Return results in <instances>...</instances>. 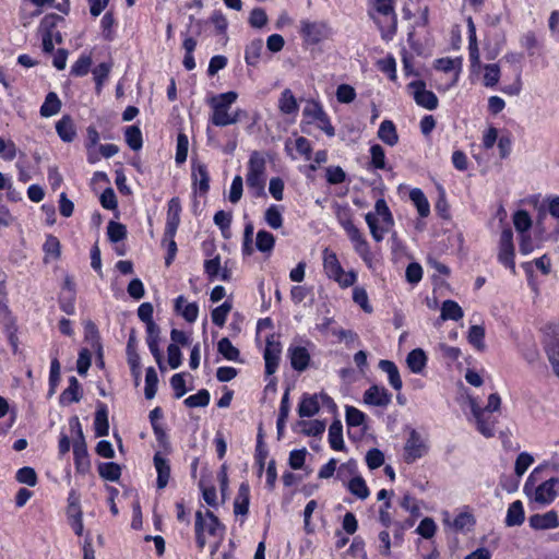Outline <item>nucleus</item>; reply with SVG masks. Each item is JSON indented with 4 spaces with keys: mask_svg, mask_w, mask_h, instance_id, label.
I'll use <instances>...</instances> for the list:
<instances>
[{
    "mask_svg": "<svg viewBox=\"0 0 559 559\" xmlns=\"http://www.w3.org/2000/svg\"><path fill=\"white\" fill-rule=\"evenodd\" d=\"M61 102L55 92H49L40 107V115L43 117H51L60 111Z\"/></svg>",
    "mask_w": 559,
    "mask_h": 559,
    "instance_id": "obj_33",
    "label": "nucleus"
},
{
    "mask_svg": "<svg viewBox=\"0 0 559 559\" xmlns=\"http://www.w3.org/2000/svg\"><path fill=\"white\" fill-rule=\"evenodd\" d=\"M158 377L153 367L146 369L144 394L147 400H152L157 392Z\"/></svg>",
    "mask_w": 559,
    "mask_h": 559,
    "instance_id": "obj_43",
    "label": "nucleus"
},
{
    "mask_svg": "<svg viewBox=\"0 0 559 559\" xmlns=\"http://www.w3.org/2000/svg\"><path fill=\"white\" fill-rule=\"evenodd\" d=\"M94 427L98 437L107 436L109 432L108 415L104 405L95 414Z\"/></svg>",
    "mask_w": 559,
    "mask_h": 559,
    "instance_id": "obj_38",
    "label": "nucleus"
},
{
    "mask_svg": "<svg viewBox=\"0 0 559 559\" xmlns=\"http://www.w3.org/2000/svg\"><path fill=\"white\" fill-rule=\"evenodd\" d=\"M56 131L64 142H72L76 135L74 123L70 116H63L56 123Z\"/></svg>",
    "mask_w": 559,
    "mask_h": 559,
    "instance_id": "obj_25",
    "label": "nucleus"
},
{
    "mask_svg": "<svg viewBox=\"0 0 559 559\" xmlns=\"http://www.w3.org/2000/svg\"><path fill=\"white\" fill-rule=\"evenodd\" d=\"M428 452V445L426 440L417 432L412 429L409 437L404 445V460L406 463H414L416 460L423 457Z\"/></svg>",
    "mask_w": 559,
    "mask_h": 559,
    "instance_id": "obj_8",
    "label": "nucleus"
},
{
    "mask_svg": "<svg viewBox=\"0 0 559 559\" xmlns=\"http://www.w3.org/2000/svg\"><path fill=\"white\" fill-rule=\"evenodd\" d=\"M323 269L328 277L337 282L341 287L353 286L356 282V274L354 272L346 273L336 253L329 248L323 250Z\"/></svg>",
    "mask_w": 559,
    "mask_h": 559,
    "instance_id": "obj_4",
    "label": "nucleus"
},
{
    "mask_svg": "<svg viewBox=\"0 0 559 559\" xmlns=\"http://www.w3.org/2000/svg\"><path fill=\"white\" fill-rule=\"evenodd\" d=\"M525 513L523 509V503L520 500H516L512 502L507 511L506 516V525L511 526H518L521 525L524 522Z\"/></svg>",
    "mask_w": 559,
    "mask_h": 559,
    "instance_id": "obj_24",
    "label": "nucleus"
},
{
    "mask_svg": "<svg viewBox=\"0 0 559 559\" xmlns=\"http://www.w3.org/2000/svg\"><path fill=\"white\" fill-rule=\"evenodd\" d=\"M514 257L513 233L510 228H507L500 235L498 260L506 267H509L513 274L515 273Z\"/></svg>",
    "mask_w": 559,
    "mask_h": 559,
    "instance_id": "obj_7",
    "label": "nucleus"
},
{
    "mask_svg": "<svg viewBox=\"0 0 559 559\" xmlns=\"http://www.w3.org/2000/svg\"><path fill=\"white\" fill-rule=\"evenodd\" d=\"M192 178L199 191L205 194L210 189V176L206 166L202 163H193Z\"/></svg>",
    "mask_w": 559,
    "mask_h": 559,
    "instance_id": "obj_19",
    "label": "nucleus"
},
{
    "mask_svg": "<svg viewBox=\"0 0 559 559\" xmlns=\"http://www.w3.org/2000/svg\"><path fill=\"white\" fill-rule=\"evenodd\" d=\"M347 488L352 495L356 496L360 500H365L369 497V488L366 485L365 479L361 476L353 477L348 484Z\"/></svg>",
    "mask_w": 559,
    "mask_h": 559,
    "instance_id": "obj_37",
    "label": "nucleus"
},
{
    "mask_svg": "<svg viewBox=\"0 0 559 559\" xmlns=\"http://www.w3.org/2000/svg\"><path fill=\"white\" fill-rule=\"evenodd\" d=\"M265 222L273 229H278L283 225L282 212L277 205H271L264 215Z\"/></svg>",
    "mask_w": 559,
    "mask_h": 559,
    "instance_id": "obj_50",
    "label": "nucleus"
},
{
    "mask_svg": "<svg viewBox=\"0 0 559 559\" xmlns=\"http://www.w3.org/2000/svg\"><path fill=\"white\" fill-rule=\"evenodd\" d=\"M62 403H76L81 400V385L75 377L69 379V386L62 392Z\"/></svg>",
    "mask_w": 559,
    "mask_h": 559,
    "instance_id": "obj_35",
    "label": "nucleus"
},
{
    "mask_svg": "<svg viewBox=\"0 0 559 559\" xmlns=\"http://www.w3.org/2000/svg\"><path fill=\"white\" fill-rule=\"evenodd\" d=\"M379 139L390 145L394 146L399 142V134L396 132V128L391 120H383L378 130Z\"/></svg>",
    "mask_w": 559,
    "mask_h": 559,
    "instance_id": "obj_23",
    "label": "nucleus"
},
{
    "mask_svg": "<svg viewBox=\"0 0 559 559\" xmlns=\"http://www.w3.org/2000/svg\"><path fill=\"white\" fill-rule=\"evenodd\" d=\"M210 403V393L207 390L202 389L197 394L190 395L185 400L186 406L190 408L205 407Z\"/></svg>",
    "mask_w": 559,
    "mask_h": 559,
    "instance_id": "obj_46",
    "label": "nucleus"
},
{
    "mask_svg": "<svg viewBox=\"0 0 559 559\" xmlns=\"http://www.w3.org/2000/svg\"><path fill=\"white\" fill-rule=\"evenodd\" d=\"M320 409L318 395L304 394L298 405V415L300 417H312Z\"/></svg>",
    "mask_w": 559,
    "mask_h": 559,
    "instance_id": "obj_22",
    "label": "nucleus"
},
{
    "mask_svg": "<svg viewBox=\"0 0 559 559\" xmlns=\"http://www.w3.org/2000/svg\"><path fill=\"white\" fill-rule=\"evenodd\" d=\"M528 524L536 531L552 530L559 527V516L555 510L543 514L536 513L528 518Z\"/></svg>",
    "mask_w": 559,
    "mask_h": 559,
    "instance_id": "obj_14",
    "label": "nucleus"
},
{
    "mask_svg": "<svg viewBox=\"0 0 559 559\" xmlns=\"http://www.w3.org/2000/svg\"><path fill=\"white\" fill-rule=\"evenodd\" d=\"M189 150V140L185 133H179L177 136V147H176V163L182 164L187 160Z\"/></svg>",
    "mask_w": 559,
    "mask_h": 559,
    "instance_id": "obj_49",
    "label": "nucleus"
},
{
    "mask_svg": "<svg viewBox=\"0 0 559 559\" xmlns=\"http://www.w3.org/2000/svg\"><path fill=\"white\" fill-rule=\"evenodd\" d=\"M46 255L51 257L53 260L60 257V241L57 237L49 235L43 246Z\"/></svg>",
    "mask_w": 559,
    "mask_h": 559,
    "instance_id": "obj_62",
    "label": "nucleus"
},
{
    "mask_svg": "<svg viewBox=\"0 0 559 559\" xmlns=\"http://www.w3.org/2000/svg\"><path fill=\"white\" fill-rule=\"evenodd\" d=\"M464 312L461 306L454 300H445L441 306V319L459 321L463 318Z\"/></svg>",
    "mask_w": 559,
    "mask_h": 559,
    "instance_id": "obj_29",
    "label": "nucleus"
},
{
    "mask_svg": "<svg viewBox=\"0 0 559 559\" xmlns=\"http://www.w3.org/2000/svg\"><path fill=\"white\" fill-rule=\"evenodd\" d=\"M409 199L416 206L421 217H427L430 213V205L424 192L419 188H414L409 192Z\"/></svg>",
    "mask_w": 559,
    "mask_h": 559,
    "instance_id": "obj_31",
    "label": "nucleus"
},
{
    "mask_svg": "<svg viewBox=\"0 0 559 559\" xmlns=\"http://www.w3.org/2000/svg\"><path fill=\"white\" fill-rule=\"evenodd\" d=\"M242 191H243V181H242L241 176L237 175L234 177V179L231 181L230 189H229V195H228L229 202H231L233 204H237L242 197Z\"/></svg>",
    "mask_w": 559,
    "mask_h": 559,
    "instance_id": "obj_56",
    "label": "nucleus"
},
{
    "mask_svg": "<svg viewBox=\"0 0 559 559\" xmlns=\"http://www.w3.org/2000/svg\"><path fill=\"white\" fill-rule=\"evenodd\" d=\"M238 94L234 91L222 93L209 99L212 109L210 121L216 127L235 124L245 114L241 109L230 112L231 105L237 100Z\"/></svg>",
    "mask_w": 559,
    "mask_h": 559,
    "instance_id": "obj_1",
    "label": "nucleus"
},
{
    "mask_svg": "<svg viewBox=\"0 0 559 559\" xmlns=\"http://www.w3.org/2000/svg\"><path fill=\"white\" fill-rule=\"evenodd\" d=\"M472 414L476 420L477 430L486 438L495 436L496 431V419L491 415L486 413L476 402L471 403Z\"/></svg>",
    "mask_w": 559,
    "mask_h": 559,
    "instance_id": "obj_12",
    "label": "nucleus"
},
{
    "mask_svg": "<svg viewBox=\"0 0 559 559\" xmlns=\"http://www.w3.org/2000/svg\"><path fill=\"white\" fill-rule=\"evenodd\" d=\"M126 142L133 151H139L143 145L142 132L139 127L130 126L124 132Z\"/></svg>",
    "mask_w": 559,
    "mask_h": 559,
    "instance_id": "obj_41",
    "label": "nucleus"
},
{
    "mask_svg": "<svg viewBox=\"0 0 559 559\" xmlns=\"http://www.w3.org/2000/svg\"><path fill=\"white\" fill-rule=\"evenodd\" d=\"M468 342L478 350L485 349V329L481 325H472L468 331Z\"/></svg>",
    "mask_w": 559,
    "mask_h": 559,
    "instance_id": "obj_45",
    "label": "nucleus"
},
{
    "mask_svg": "<svg viewBox=\"0 0 559 559\" xmlns=\"http://www.w3.org/2000/svg\"><path fill=\"white\" fill-rule=\"evenodd\" d=\"M379 368L388 374L389 383L391 386L394 390L400 391L402 389L403 382L396 365L391 360L382 359L379 361Z\"/></svg>",
    "mask_w": 559,
    "mask_h": 559,
    "instance_id": "obj_21",
    "label": "nucleus"
},
{
    "mask_svg": "<svg viewBox=\"0 0 559 559\" xmlns=\"http://www.w3.org/2000/svg\"><path fill=\"white\" fill-rule=\"evenodd\" d=\"M427 361V357L425 355V352L420 348L413 349L411 353H408L406 362L408 368L414 373H419L425 368Z\"/></svg>",
    "mask_w": 559,
    "mask_h": 559,
    "instance_id": "obj_34",
    "label": "nucleus"
},
{
    "mask_svg": "<svg viewBox=\"0 0 559 559\" xmlns=\"http://www.w3.org/2000/svg\"><path fill=\"white\" fill-rule=\"evenodd\" d=\"M356 98V91L348 84H341L336 90V99L342 104H349Z\"/></svg>",
    "mask_w": 559,
    "mask_h": 559,
    "instance_id": "obj_57",
    "label": "nucleus"
},
{
    "mask_svg": "<svg viewBox=\"0 0 559 559\" xmlns=\"http://www.w3.org/2000/svg\"><path fill=\"white\" fill-rule=\"evenodd\" d=\"M233 215L229 212L223 210L217 211L213 217L214 224L222 230V234L226 236V231H229Z\"/></svg>",
    "mask_w": 559,
    "mask_h": 559,
    "instance_id": "obj_55",
    "label": "nucleus"
},
{
    "mask_svg": "<svg viewBox=\"0 0 559 559\" xmlns=\"http://www.w3.org/2000/svg\"><path fill=\"white\" fill-rule=\"evenodd\" d=\"M92 66L91 56H81L72 66L71 74L75 76H84L88 73L90 68Z\"/></svg>",
    "mask_w": 559,
    "mask_h": 559,
    "instance_id": "obj_54",
    "label": "nucleus"
},
{
    "mask_svg": "<svg viewBox=\"0 0 559 559\" xmlns=\"http://www.w3.org/2000/svg\"><path fill=\"white\" fill-rule=\"evenodd\" d=\"M366 415L354 406H346V423L348 426L358 427L365 423Z\"/></svg>",
    "mask_w": 559,
    "mask_h": 559,
    "instance_id": "obj_58",
    "label": "nucleus"
},
{
    "mask_svg": "<svg viewBox=\"0 0 559 559\" xmlns=\"http://www.w3.org/2000/svg\"><path fill=\"white\" fill-rule=\"evenodd\" d=\"M281 355V344L273 341V336L266 340L264 349L265 373L271 376L276 372Z\"/></svg>",
    "mask_w": 559,
    "mask_h": 559,
    "instance_id": "obj_15",
    "label": "nucleus"
},
{
    "mask_svg": "<svg viewBox=\"0 0 559 559\" xmlns=\"http://www.w3.org/2000/svg\"><path fill=\"white\" fill-rule=\"evenodd\" d=\"M74 424H75V427L78 428V436H79L80 440L74 442L73 454H74V459H75L78 468H80L81 465H83V464L87 465V463H88L87 451H86L85 443L83 441V432L81 430L80 423H79L78 418H74Z\"/></svg>",
    "mask_w": 559,
    "mask_h": 559,
    "instance_id": "obj_26",
    "label": "nucleus"
},
{
    "mask_svg": "<svg viewBox=\"0 0 559 559\" xmlns=\"http://www.w3.org/2000/svg\"><path fill=\"white\" fill-rule=\"evenodd\" d=\"M233 309V304L228 300L224 301L221 306L216 307L212 310L211 317L212 321L217 326H224L226 323V319L228 313Z\"/></svg>",
    "mask_w": 559,
    "mask_h": 559,
    "instance_id": "obj_42",
    "label": "nucleus"
},
{
    "mask_svg": "<svg viewBox=\"0 0 559 559\" xmlns=\"http://www.w3.org/2000/svg\"><path fill=\"white\" fill-rule=\"evenodd\" d=\"M513 224L519 233L528 230L532 226L530 214L525 210H519L513 215Z\"/></svg>",
    "mask_w": 559,
    "mask_h": 559,
    "instance_id": "obj_51",
    "label": "nucleus"
},
{
    "mask_svg": "<svg viewBox=\"0 0 559 559\" xmlns=\"http://www.w3.org/2000/svg\"><path fill=\"white\" fill-rule=\"evenodd\" d=\"M341 224L347 233L350 241L354 243L355 251L361 257L364 261H370V248L360 230L350 219L342 221Z\"/></svg>",
    "mask_w": 559,
    "mask_h": 559,
    "instance_id": "obj_10",
    "label": "nucleus"
},
{
    "mask_svg": "<svg viewBox=\"0 0 559 559\" xmlns=\"http://www.w3.org/2000/svg\"><path fill=\"white\" fill-rule=\"evenodd\" d=\"M181 203L179 198H171L168 202L165 237H175L180 224Z\"/></svg>",
    "mask_w": 559,
    "mask_h": 559,
    "instance_id": "obj_13",
    "label": "nucleus"
},
{
    "mask_svg": "<svg viewBox=\"0 0 559 559\" xmlns=\"http://www.w3.org/2000/svg\"><path fill=\"white\" fill-rule=\"evenodd\" d=\"M107 235L111 242H119L127 237V228L121 223L110 221L107 226Z\"/></svg>",
    "mask_w": 559,
    "mask_h": 559,
    "instance_id": "obj_47",
    "label": "nucleus"
},
{
    "mask_svg": "<svg viewBox=\"0 0 559 559\" xmlns=\"http://www.w3.org/2000/svg\"><path fill=\"white\" fill-rule=\"evenodd\" d=\"M533 462H534V459L531 454H528L526 452L520 453L516 457L515 465H514L515 474L518 476L524 475Z\"/></svg>",
    "mask_w": 559,
    "mask_h": 559,
    "instance_id": "obj_61",
    "label": "nucleus"
},
{
    "mask_svg": "<svg viewBox=\"0 0 559 559\" xmlns=\"http://www.w3.org/2000/svg\"><path fill=\"white\" fill-rule=\"evenodd\" d=\"M250 502V487L247 483H241L234 501L235 514L247 515Z\"/></svg>",
    "mask_w": 559,
    "mask_h": 559,
    "instance_id": "obj_20",
    "label": "nucleus"
},
{
    "mask_svg": "<svg viewBox=\"0 0 559 559\" xmlns=\"http://www.w3.org/2000/svg\"><path fill=\"white\" fill-rule=\"evenodd\" d=\"M392 395L383 386L371 385L364 394L366 404L373 406H386L391 403Z\"/></svg>",
    "mask_w": 559,
    "mask_h": 559,
    "instance_id": "obj_17",
    "label": "nucleus"
},
{
    "mask_svg": "<svg viewBox=\"0 0 559 559\" xmlns=\"http://www.w3.org/2000/svg\"><path fill=\"white\" fill-rule=\"evenodd\" d=\"M154 466L157 472L156 485L158 489H163L168 485L170 478V465L167 459L160 455V453H155L154 455Z\"/></svg>",
    "mask_w": 559,
    "mask_h": 559,
    "instance_id": "obj_18",
    "label": "nucleus"
},
{
    "mask_svg": "<svg viewBox=\"0 0 559 559\" xmlns=\"http://www.w3.org/2000/svg\"><path fill=\"white\" fill-rule=\"evenodd\" d=\"M263 50V40L261 38H257L251 40L245 50V60L249 66H257L259 63L261 52Z\"/></svg>",
    "mask_w": 559,
    "mask_h": 559,
    "instance_id": "obj_28",
    "label": "nucleus"
},
{
    "mask_svg": "<svg viewBox=\"0 0 559 559\" xmlns=\"http://www.w3.org/2000/svg\"><path fill=\"white\" fill-rule=\"evenodd\" d=\"M195 538L199 548H204L206 544L205 533L210 536H222L224 526L219 523L218 519L213 512L197 511L195 513Z\"/></svg>",
    "mask_w": 559,
    "mask_h": 559,
    "instance_id": "obj_3",
    "label": "nucleus"
},
{
    "mask_svg": "<svg viewBox=\"0 0 559 559\" xmlns=\"http://www.w3.org/2000/svg\"><path fill=\"white\" fill-rule=\"evenodd\" d=\"M366 223L370 229L372 238L380 242L384 234L389 231L394 224L392 213L384 199H379L374 204V213L368 212L365 215Z\"/></svg>",
    "mask_w": 559,
    "mask_h": 559,
    "instance_id": "obj_2",
    "label": "nucleus"
},
{
    "mask_svg": "<svg viewBox=\"0 0 559 559\" xmlns=\"http://www.w3.org/2000/svg\"><path fill=\"white\" fill-rule=\"evenodd\" d=\"M278 108L283 114L292 115L298 111V104L289 88H285L278 99Z\"/></svg>",
    "mask_w": 559,
    "mask_h": 559,
    "instance_id": "obj_30",
    "label": "nucleus"
},
{
    "mask_svg": "<svg viewBox=\"0 0 559 559\" xmlns=\"http://www.w3.org/2000/svg\"><path fill=\"white\" fill-rule=\"evenodd\" d=\"M301 427V432L306 436L318 437L321 436L325 430L324 421L313 420H301L298 424Z\"/></svg>",
    "mask_w": 559,
    "mask_h": 559,
    "instance_id": "obj_40",
    "label": "nucleus"
},
{
    "mask_svg": "<svg viewBox=\"0 0 559 559\" xmlns=\"http://www.w3.org/2000/svg\"><path fill=\"white\" fill-rule=\"evenodd\" d=\"M15 478L20 484H25L31 487L37 484V474L33 467L25 466L20 468L16 472Z\"/></svg>",
    "mask_w": 559,
    "mask_h": 559,
    "instance_id": "obj_52",
    "label": "nucleus"
},
{
    "mask_svg": "<svg viewBox=\"0 0 559 559\" xmlns=\"http://www.w3.org/2000/svg\"><path fill=\"white\" fill-rule=\"evenodd\" d=\"M366 463L370 469L379 468L384 463V454L379 449H371L366 454Z\"/></svg>",
    "mask_w": 559,
    "mask_h": 559,
    "instance_id": "obj_63",
    "label": "nucleus"
},
{
    "mask_svg": "<svg viewBox=\"0 0 559 559\" xmlns=\"http://www.w3.org/2000/svg\"><path fill=\"white\" fill-rule=\"evenodd\" d=\"M217 350L225 359L239 361L240 352L233 345L228 337H223L218 341Z\"/></svg>",
    "mask_w": 559,
    "mask_h": 559,
    "instance_id": "obj_36",
    "label": "nucleus"
},
{
    "mask_svg": "<svg viewBox=\"0 0 559 559\" xmlns=\"http://www.w3.org/2000/svg\"><path fill=\"white\" fill-rule=\"evenodd\" d=\"M329 442L333 450H344L343 425L340 419L333 420L329 428Z\"/></svg>",
    "mask_w": 559,
    "mask_h": 559,
    "instance_id": "obj_27",
    "label": "nucleus"
},
{
    "mask_svg": "<svg viewBox=\"0 0 559 559\" xmlns=\"http://www.w3.org/2000/svg\"><path fill=\"white\" fill-rule=\"evenodd\" d=\"M559 478L551 477L538 485L532 496L533 501L540 506H548L558 497Z\"/></svg>",
    "mask_w": 559,
    "mask_h": 559,
    "instance_id": "obj_11",
    "label": "nucleus"
},
{
    "mask_svg": "<svg viewBox=\"0 0 559 559\" xmlns=\"http://www.w3.org/2000/svg\"><path fill=\"white\" fill-rule=\"evenodd\" d=\"M275 243L274 236L266 230H259L257 234L255 246L261 252H270L273 250Z\"/></svg>",
    "mask_w": 559,
    "mask_h": 559,
    "instance_id": "obj_44",
    "label": "nucleus"
},
{
    "mask_svg": "<svg viewBox=\"0 0 559 559\" xmlns=\"http://www.w3.org/2000/svg\"><path fill=\"white\" fill-rule=\"evenodd\" d=\"M289 409H290L289 389H287L282 397V401H281L278 418H277V423H276L278 439L282 437V435L284 432L286 420L289 415Z\"/></svg>",
    "mask_w": 559,
    "mask_h": 559,
    "instance_id": "obj_32",
    "label": "nucleus"
},
{
    "mask_svg": "<svg viewBox=\"0 0 559 559\" xmlns=\"http://www.w3.org/2000/svg\"><path fill=\"white\" fill-rule=\"evenodd\" d=\"M287 356L294 370L302 372L309 367L311 358L306 347L290 346L287 350Z\"/></svg>",
    "mask_w": 559,
    "mask_h": 559,
    "instance_id": "obj_16",
    "label": "nucleus"
},
{
    "mask_svg": "<svg viewBox=\"0 0 559 559\" xmlns=\"http://www.w3.org/2000/svg\"><path fill=\"white\" fill-rule=\"evenodd\" d=\"M265 158L259 151H253L248 162L247 185L262 192L265 187Z\"/></svg>",
    "mask_w": 559,
    "mask_h": 559,
    "instance_id": "obj_5",
    "label": "nucleus"
},
{
    "mask_svg": "<svg viewBox=\"0 0 559 559\" xmlns=\"http://www.w3.org/2000/svg\"><path fill=\"white\" fill-rule=\"evenodd\" d=\"M300 35L308 45H317L331 35V27L324 21H310L304 19L300 21Z\"/></svg>",
    "mask_w": 559,
    "mask_h": 559,
    "instance_id": "obj_6",
    "label": "nucleus"
},
{
    "mask_svg": "<svg viewBox=\"0 0 559 559\" xmlns=\"http://www.w3.org/2000/svg\"><path fill=\"white\" fill-rule=\"evenodd\" d=\"M484 85L487 87H493L497 85L500 79V69L498 64L490 63L484 67Z\"/></svg>",
    "mask_w": 559,
    "mask_h": 559,
    "instance_id": "obj_48",
    "label": "nucleus"
},
{
    "mask_svg": "<svg viewBox=\"0 0 559 559\" xmlns=\"http://www.w3.org/2000/svg\"><path fill=\"white\" fill-rule=\"evenodd\" d=\"M436 523L430 518H425L420 521L419 525L416 528V532L423 536L424 538H431L436 533Z\"/></svg>",
    "mask_w": 559,
    "mask_h": 559,
    "instance_id": "obj_64",
    "label": "nucleus"
},
{
    "mask_svg": "<svg viewBox=\"0 0 559 559\" xmlns=\"http://www.w3.org/2000/svg\"><path fill=\"white\" fill-rule=\"evenodd\" d=\"M353 299L354 301L361 307V309L367 312H372V307L369 304L368 300V294L365 288L362 287H355L353 290Z\"/></svg>",
    "mask_w": 559,
    "mask_h": 559,
    "instance_id": "obj_60",
    "label": "nucleus"
},
{
    "mask_svg": "<svg viewBox=\"0 0 559 559\" xmlns=\"http://www.w3.org/2000/svg\"><path fill=\"white\" fill-rule=\"evenodd\" d=\"M407 87L412 91L415 103L428 110H433L438 107V97L431 91L426 88L424 81H413Z\"/></svg>",
    "mask_w": 559,
    "mask_h": 559,
    "instance_id": "obj_9",
    "label": "nucleus"
},
{
    "mask_svg": "<svg viewBox=\"0 0 559 559\" xmlns=\"http://www.w3.org/2000/svg\"><path fill=\"white\" fill-rule=\"evenodd\" d=\"M475 524V519L469 512L459 513L452 522V526L456 531L471 530Z\"/></svg>",
    "mask_w": 559,
    "mask_h": 559,
    "instance_id": "obj_53",
    "label": "nucleus"
},
{
    "mask_svg": "<svg viewBox=\"0 0 559 559\" xmlns=\"http://www.w3.org/2000/svg\"><path fill=\"white\" fill-rule=\"evenodd\" d=\"M371 165L377 169L385 168V153L381 145L374 144L370 147Z\"/></svg>",
    "mask_w": 559,
    "mask_h": 559,
    "instance_id": "obj_59",
    "label": "nucleus"
},
{
    "mask_svg": "<svg viewBox=\"0 0 559 559\" xmlns=\"http://www.w3.org/2000/svg\"><path fill=\"white\" fill-rule=\"evenodd\" d=\"M99 475L109 481H117L121 475V468L117 463L107 462L98 465Z\"/></svg>",
    "mask_w": 559,
    "mask_h": 559,
    "instance_id": "obj_39",
    "label": "nucleus"
}]
</instances>
